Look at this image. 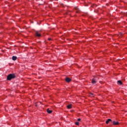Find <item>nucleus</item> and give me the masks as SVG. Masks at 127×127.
I'll return each mask as SVG.
<instances>
[{
  "instance_id": "obj_1",
  "label": "nucleus",
  "mask_w": 127,
  "mask_h": 127,
  "mask_svg": "<svg viewBox=\"0 0 127 127\" xmlns=\"http://www.w3.org/2000/svg\"><path fill=\"white\" fill-rule=\"evenodd\" d=\"M15 78V75L14 74H9L7 76V80L10 81L11 79H14Z\"/></svg>"
},
{
  "instance_id": "obj_2",
  "label": "nucleus",
  "mask_w": 127,
  "mask_h": 127,
  "mask_svg": "<svg viewBox=\"0 0 127 127\" xmlns=\"http://www.w3.org/2000/svg\"><path fill=\"white\" fill-rule=\"evenodd\" d=\"M65 80V81L67 82V83H70V82H71V81L72 80V79H71V78L69 77H66Z\"/></svg>"
},
{
  "instance_id": "obj_3",
  "label": "nucleus",
  "mask_w": 127,
  "mask_h": 127,
  "mask_svg": "<svg viewBox=\"0 0 127 127\" xmlns=\"http://www.w3.org/2000/svg\"><path fill=\"white\" fill-rule=\"evenodd\" d=\"M36 36H37L38 37H40L41 36V35L40 33H39V32L36 31Z\"/></svg>"
},
{
  "instance_id": "obj_4",
  "label": "nucleus",
  "mask_w": 127,
  "mask_h": 127,
  "mask_svg": "<svg viewBox=\"0 0 127 127\" xmlns=\"http://www.w3.org/2000/svg\"><path fill=\"white\" fill-rule=\"evenodd\" d=\"M92 84H96L97 83V80L95 79L94 78L92 79L91 80Z\"/></svg>"
},
{
  "instance_id": "obj_5",
  "label": "nucleus",
  "mask_w": 127,
  "mask_h": 127,
  "mask_svg": "<svg viewBox=\"0 0 127 127\" xmlns=\"http://www.w3.org/2000/svg\"><path fill=\"white\" fill-rule=\"evenodd\" d=\"M113 125H114V126H118L119 125V122H116V121H114L113 122Z\"/></svg>"
},
{
  "instance_id": "obj_6",
  "label": "nucleus",
  "mask_w": 127,
  "mask_h": 127,
  "mask_svg": "<svg viewBox=\"0 0 127 127\" xmlns=\"http://www.w3.org/2000/svg\"><path fill=\"white\" fill-rule=\"evenodd\" d=\"M16 59H17V57L16 56H13L12 57V60H13V61H15V60H16Z\"/></svg>"
},
{
  "instance_id": "obj_7",
  "label": "nucleus",
  "mask_w": 127,
  "mask_h": 127,
  "mask_svg": "<svg viewBox=\"0 0 127 127\" xmlns=\"http://www.w3.org/2000/svg\"><path fill=\"white\" fill-rule=\"evenodd\" d=\"M110 122H112V119H108L107 120V121L106 122V124L107 125H108V124H109V123H110Z\"/></svg>"
},
{
  "instance_id": "obj_8",
  "label": "nucleus",
  "mask_w": 127,
  "mask_h": 127,
  "mask_svg": "<svg viewBox=\"0 0 127 127\" xmlns=\"http://www.w3.org/2000/svg\"><path fill=\"white\" fill-rule=\"evenodd\" d=\"M47 112L48 113V114H51V113H52V110H50L49 109H47Z\"/></svg>"
},
{
  "instance_id": "obj_9",
  "label": "nucleus",
  "mask_w": 127,
  "mask_h": 127,
  "mask_svg": "<svg viewBox=\"0 0 127 127\" xmlns=\"http://www.w3.org/2000/svg\"><path fill=\"white\" fill-rule=\"evenodd\" d=\"M117 83H118V84H119L120 85H123V82H122V81H121V80H118L117 81Z\"/></svg>"
},
{
  "instance_id": "obj_10",
  "label": "nucleus",
  "mask_w": 127,
  "mask_h": 127,
  "mask_svg": "<svg viewBox=\"0 0 127 127\" xmlns=\"http://www.w3.org/2000/svg\"><path fill=\"white\" fill-rule=\"evenodd\" d=\"M67 109H71L72 108V104H70L67 106Z\"/></svg>"
},
{
  "instance_id": "obj_11",
  "label": "nucleus",
  "mask_w": 127,
  "mask_h": 127,
  "mask_svg": "<svg viewBox=\"0 0 127 127\" xmlns=\"http://www.w3.org/2000/svg\"><path fill=\"white\" fill-rule=\"evenodd\" d=\"M75 9H76V10H78L79 11H80L79 8L78 7H75Z\"/></svg>"
},
{
  "instance_id": "obj_12",
  "label": "nucleus",
  "mask_w": 127,
  "mask_h": 127,
  "mask_svg": "<svg viewBox=\"0 0 127 127\" xmlns=\"http://www.w3.org/2000/svg\"><path fill=\"white\" fill-rule=\"evenodd\" d=\"M75 125H76V126H79V122H76Z\"/></svg>"
},
{
  "instance_id": "obj_13",
  "label": "nucleus",
  "mask_w": 127,
  "mask_h": 127,
  "mask_svg": "<svg viewBox=\"0 0 127 127\" xmlns=\"http://www.w3.org/2000/svg\"><path fill=\"white\" fill-rule=\"evenodd\" d=\"M48 40H49V41H51V38H48Z\"/></svg>"
},
{
  "instance_id": "obj_14",
  "label": "nucleus",
  "mask_w": 127,
  "mask_h": 127,
  "mask_svg": "<svg viewBox=\"0 0 127 127\" xmlns=\"http://www.w3.org/2000/svg\"><path fill=\"white\" fill-rule=\"evenodd\" d=\"M77 121H78V122H80V121H81V119H78L77 120Z\"/></svg>"
},
{
  "instance_id": "obj_15",
  "label": "nucleus",
  "mask_w": 127,
  "mask_h": 127,
  "mask_svg": "<svg viewBox=\"0 0 127 127\" xmlns=\"http://www.w3.org/2000/svg\"><path fill=\"white\" fill-rule=\"evenodd\" d=\"M91 95L92 96H94V94H93V93H91Z\"/></svg>"
},
{
  "instance_id": "obj_16",
  "label": "nucleus",
  "mask_w": 127,
  "mask_h": 127,
  "mask_svg": "<svg viewBox=\"0 0 127 127\" xmlns=\"http://www.w3.org/2000/svg\"><path fill=\"white\" fill-rule=\"evenodd\" d=\"M76 12H78V11H76Z\"/></svg>"
}]
</instances>
